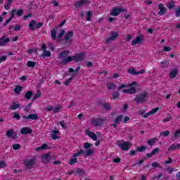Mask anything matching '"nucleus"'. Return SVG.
Here are the masks:
<instances>
[{"label": "nucleus", "instance_id": "1", "mask_svg": "<svg viewBox=\"0 0 180 180\" xmlns=\"http://www.w3.org/2000/svg\"><path fill=\"white\" fill-rule=\"evenodd\" d=\"M85 56H86V53L82 52L76 53L75 56H68L66 58L61 61V64L65 65L67 64V63H70L71 61H75L76 63L84 61Z\"/></svg>", "mask_w": 180, "mask_h": 180}, {"label": "nucleus", "instance_id": "2", "mask_svg": "<svg viewBox=\"0 0 180 180\" xmlns=\"http://www.w3.org/2000/svg\"><path fill=\"white\" fill-rule=\"evenodd\" d=\"M148 96V93L146 91L143 92L139 96H136L134 98V101H136V103H145L147 102L146 98Z\"/></svg>", "mask_w": 180, "mask_h": 180}, {"label": "nucleus", "instance_id": "3", "mask_svg": "<svg viewBox=\"0 0 180 180\" xmlns=\"http://www.w3.org/2000/svg\"><path fill=\"white\" fill-rule=\"evenodd\" d=\"M36 164V159H25L24 160V165L26 167L25 169H32Z\"/></svg>", "mask_w": 180, "mask_h": 180}, {"label": "nucleus", "instance_id": "4", "mask_svg": "<svg viewBox=\"0 0 180 180\" xmlns=\"http://www.w3.org/2000/svg\"><path fill=\"white\" fill-rule=\"evenodd\" d=\"M105 120L106 119L103 118H93L91 120V124L96 127H99V126H102L105 123Z\"/></svg>", "mask_w": 180, "mask_h": 180}, {"label": "nucleus", "instance_id": "5", "mask_svg": "<svg viewBox=\"0 0 180 180\" xmlns=\"http://www.w3.org/2000/svg\"><path fill=\"white\" fill-rule=\"evenodd\" d=\"M41 162L44 164H49L51 160H53V156L50 155V152L41 155Z\"/></svg>", "mask_w": 180, "mask_h": 180}, {"label": "nucleus", "instance_id": "6", "mask_svg": "<svg viewBox=\"0 0 180 180\" xmlns=\"http://www.w3.org/2000/svg\"><path fill=\"white\" fill-rule=\"evenodd\" d=\"M130 144L131 143L129 141L120 143L118 142V147L120 150H123V151H129L130 150Z\"/></svg>", "mask_w": 180, "mask_h": 180}, {"label": "nucleus", "instance_id": "7", "mask_svg": "<svg viewBox=\"0 0 180 180\" xmlns=\"http://www.w3.org/2000/svg\"><path fill=\"white\" fill-rule=\"evenodd\" d=\"M122 12H126V9L122 8H114L112 11H110V15L112 16H119Z\"/></svg>", "mask_w": 180, "mask_h": 180}, {"label": "nucleus", "instance_id": "8", "mask_svg": "<svg viewBox=\"0 0 180 180\" xmlns=\"http://www.w3.org/2000/svg\"><path fill=\"white\" fill-rule=\"evenodd\" d=\"M119 36V33L112 31L110 32V37L105 41V43L109 44L110 41H113V40H116L117 37Z\"/></svg>", "mask_w": 180, "mask_h": 180}, {"label": "nucleus", "instance_id": "9", "mask_svg": "<svg viewBox=\"0 0 180 180\" xmlns=\"http://www.w3.org/2000/svg\"><path fill=\"white\" fill-rule=\"evenodd\" d=\"M74 36V31H69L66 32L64 39H60L62 41H67V43H71V37Z\"/></svg>", "mask_w": 180, "mask_h": 180}, {"label": "nucleus", "instance_id": "10", "mask_svg": "<svg viewBox=\"0 0 180 180\" xmlns=\"http://www.w3.org/2000/svg\"><path fill=\"white\" fill-rule=\"evenodd\" d=\"M147 150V146H141L138 147L135 150H130V155H135L136 153H143Z\"/></svg>", "mask_w": 180, "mask_h": 180}, {"label": "nucleus", "instance_id": "11", "mask_svg": "<svg viewBox=\"0 0 180 180\" xmlns=\"http://www.w3.org/2000/svg\"><path fill=\"white\" fill-rule=\"evenodd\" d=\"M144 40V36L140 35L136 37V38L131 41V45L135 46V44H141Z\"/></svg>", "mask_w": 180, "mask_h": 180}, {"label": "nucleus", "instance_id": "12", "mask_svg": "<svg viewBox=\"0 0 180 180\" xmlns=\"http://www.w3.org/2000/svg\"><path fill=\"white\" fill-rule=\"evenodd\" d=\"M89 4V1L88 0H79L75 2L74 6L75 8H81V6H84V5Z\"/></svg>", "mask_w": 180, "mask_h": 180}, {"label": "nucleus", "instance_id": "13", "mask_svg": "<svg viewBox=\"0 0 180 180\" xmlns=\"http://www.w3.org/2000/svg\"><path fill=\"white\" fill-rule=\"evenodd\" d=\"M20 133L22 136H27V134H32L33 130L29 127H23L20 129Z\"/></svg>", "mask_w": 180, "mask_h": 180}, {"label": "nucleus", "instance_id": "14", "mask_svg": "<svg viewBox=\"0 0 180 180\" xmlns=\"http://www.w3.org/2000/svg\"><path fill=\"white\" fill-rule=\"evenodd\" d=\"M123 120V115H119L117 117H116L114 123L111 124V126H112V127H114V129H116V127H117V124H119V123H120V122H122Z\"/></svg>", "mask_w": 180, "mask_h": 180}, {"label": "nucleus", "instance_id": "15", "mask_svg": "<svg viewBox=\"0 0 180 180\" xmlns=\"http://www.w3.org/2000/svg\"><path fill=\"white\" fill-rule=\"evenodd\" d=\"M158 8L159 9H160V11L158 12V15L160 16H162V15H165V13H167V8L164 7V4H160L158 5Z\"/></svg>", "mask_w": 180, "mask_h": 180}, {"label": "nucleus", "instance_id": "16", "mask_svg": "<svg viewBox=\"0 0 180 180\" xmlns=\"http://www.w3.org/2000/svg\"><path fill=\"white\" fill-rule=\"evenodd\" d=\"M22 119H30L31 120H37V119H39V115L30 114L28 116H23Z\"/></svg>", "mask_w": 180, "mask_h": 180}, {"label": "nucleus", "instance_id": "17", "mask_svg": "<svg viewBox=\"0 0 180 180\" xmlns=\"http://www.w3.org/2000/svg\"><path fill=\"white\" fill-rule=\"evenodd\" d=\"M20 104L16 103V102H13L9 107L10 110H16V109L20 108Z\"/></svg>", "mask_w": 180, "mask_h": 180}, {"label": "nucleus", "instance_id": "18", "mask_svg": "<svg viewBox=\"0 0 180 180\" xmlns=\"http://www.w3.org/2000/svg\"><path fill=\"white\" fill-rule=\"evenodd\" d=\"M6 36H4L0 39V46H5L6 43H8V41H11V39L9 38H6Z\"/></svg>", "mask_w": 180, "mask_h": 180}, {"label": "nucleus", "instance_id": "19", "mask_svg": "<svg viewBox=\"0 0 180 180\" xmlns=\"http://www.w3.org/2000/svg\"><path fill=\"white\" fill-rule=\"evenodd\" d=\"M86 133L87 134V136H89V137H90L91 139H92V140L94 141H96L98 139V136H96V134L94 133V132H91L88 130L86 131Z\"/></svg>", "mask_w": 180, "mask_h": 180}, {"label": "nucleus", "instance_id": "20", "mask_svg": "<svg viewBox=\"0 0 180 180\" xmlns=\"http://www.w3.org/2000/svg\"><path fill=\"white\" fill-rule=\"evenodd\" d=\"M178 71H179V68H174L170 72V78L173 79L178 75Z\"/></svg>", "mask_w": 180, "mask_h": 180}, {"label": "nucleus", "instance_id": "21", "mask_svg": "<svg viewBox=\"0 0 180 180\" xmlns=\"http://www.w3.org/2000/svg\"><path fill=\"white\" fill-rule=\"evenodd\" d=\"M68 54H70V51L65 50L62 51L59 55V60H61L62 58H65L67 56H68Z\"/></svg>", "mask_w": 180, "mask_h": 180}, {"label": "nucleus", "instance_id": "22", "mask_svg": "<svg viewBox=\"0 0 180 180\" xmlns=\"http://www.w3.org/2000/svg\"><path fill=\"white\" fill-rule=\"evenodd\" d=\"M104 110H106L107 112H109V110H112V106H110V104L109 103H104L101 104Z\"/></svg>", "mask_w": 180, "mask_h": 180}, {"label": "nucleus", "instance_id": "23", "mask_svg": "<svg viewBox=\"0 0 180 180\" xmlns=\"http://www.w3.org/2000/svg\"><path fill=\"white\" fill-rule=\"evenodd\" d=\"M59 133H60V131H58V130L52 131L51 137H52L53 140H58V139H60V137H58V136H57V134H58Z\"/></svg>", "mask_w": 180, "mask_h": 180}, {"label": "nucleus", "instance_id": "24", "mask_svg": "<svg viewBox=\"0 0 180 180\" xmlns=\"http://www.w3.org/2000/svg\"><path fill=\"white\" fill-rule=\"evenodd\" d=\"M32 96H33V91H28L25 94L24 98H25V99H27V101H30V99H32Z\"/></svg>", "mask_w": 180, "mask_h": 180}, {"label": "nucleus", "instance_id": "25", "mask_svg": "<svg viewBox=\"0 0 180 180\" xmlns=\"http://www.w3.org/2000/svg\"><path fill=\"white\" fill-rule=\"evenodd\" d=\"M94 149H86L84 152L85 157H91V155H94Z\"/></svg>", "mask_w": 180, "mask_h": 180}, {"label": "nucleus", "instance_id": "26", "mask_svg": "<svg viewBox=\"0 0 180 180\" xmlns=\"http://www.w3.org/2000/svg\"><path fill=\"white\" fill-rule=\"evenodd\" d=\"M46 148H50L47 143H44L41 146L37 147L35 149V151H41V150H46Z\"/></svg>", "mask_w": 180, "mask_h": 180}, {"label": "nucleus", "instance_id": "27", "mask_svg": "<svg viewBox=\"0 0 180 180\" xmlns=\"http://www.w3.org/2000/svg\"><path fill=\"white\" fill-rule=\"evenodd\" d=\"M51 36L53 40H57V30L53 29L51 31Z\"/></svg>", "mask_w": 180, "mask_h": 180}, {"label": "nucleus", "instance_id": "28", "mask_svg": "<svg viewBox=\"0 0 180 180\" xmlns=\"http://www.w3.org/2000/svg\"><path fill=\"white\" fill-rule=\"evenodd\" d=\"M35 25H36V20H32L30 21L29 24V27H30L31 30H36V27H34Z\"/></svg>", "mask_w": 180, "mask_h": 180}, {"label": "nucleus", "instance_id": "29", "mask_svg": "<svg viewBox=\"0 0 180 180\" xmlns=\"http://www.w3.org/2000/svg\"><path fill=\"white\" fill-rule=\"evenodd\" d=\"M167 6L169 10L174 9L175 8V1H169Z\"/></svg>", "mask_w": 180, "mask_h": 180}, {"label": "nucleus", "instance_id": "30", "mask_svg": "<svg viewBox=\"0 0 180 180\" xmlns=\"http://www.w3.org/2000/svg\"><path fill=\"white\" fill-rule=\"evenodd\" d=\"M13 2V0H7V4L4 5V8L6 11H8V9L11 8V5H12V3Z\"/></svg>", "mask_w": 180, "mask_h": 180}, {"label": "nucleus", "instance_id": "31", "mask_svg": "<svg viewBox=\"0 0 180 180\" xmlns=\"http://www.w3.org/2000/svg\"><path fill=\"white\" fill-rule=\"evenodd\" d=\"M106 86L108 89H116V84L115 83H107Z\"/></svg>", "mask_w": 180, "mask_h": 180}, {"label": "nucleus", "instance_id": "32", "mask_svg": "<svg viewBox=\"0 0 180 180\" xmlns=\"http://www.w3.org/2000/svg\"><path fill=\"white\" fill-rule=\"evenodd\" d=\"M27 66L29 67V68H34V67H36V62L30 60L27 63Z\"/></svg>", "mask_w": 180, "mask_h": 180}, {"label": "nucleus", "instance_id": "33", "mask_svg": "<svg viewBox=\"0 0 180 180\" xmlns=\"http://www.w3.org/2000/svg\"><path fill=\"white\" fill-rule=\"evenodd\" d=\"M41 57H51V52L50 51H44V53L41 55Z\"/></svg>", "mask_w": 180, "mask_h": 180}, {"label": "nucleus", "instance_id": "34", "mask_svg": "<svg viewBox=\"0 0 180 180\" xmlns=\"http://www.w3.org/2000/svg\"><path fill=\"white\" fill-rule=\"evenodd\" d=\"M92 143H89L88 142H86L83 144V148H85L86 150H91V147H92Z\"/></svg>", "mask_w": 180, "mask_h": 180}, {"label": "nucleus", "instance_id": "35", "mask_svg": "<svg viewBox=\"0 0 180 180\" xmlns=\"http://www.w3.org/2000/svg\"><path fill=\"white\" fill-rule=\"evenodd\" d=\"M129 74H131L132 75H139V72L136 71L135 69L130 68L128 70Z\"/></svg>", "mask_w": 180, "mask_h": 180}, {"label": "nucleus", "instance_id": "36", "mask_svg": "<svg viewBox=\"0 0 180 180\" xmlns=\"http://www.w3.org/2000/svg\"><path fill=\"white\" fill-rule=\"evenodd\" d=\"M157 138L153 139H150L148 140V146H150L151 147H153V146H154V143H155V141H157Z\"/></svg>", "mask_w": 180, "mask_h": 180}, {"label": "nucleus", "instance_id": "37", "mask_svg": "<svg viewBox=\"0 0 180 180\" xmlns=\"http://www.w3.org/2000/svg\"><path fill=\"white\" fill-rule=\"evenodd\" d=\"M92 12H91V11H88L87 13H86V20L88 21V22H91V20H92Z\"/></svg>", "mask_w": 180, "mask_h": 180}, {"label": "nucleus", "instance_id": "38", "mask_svg": "<svg viewBox=\"0 0 180 180\" xmlns=\"http://www.w3.org/2000/svg\"><path fill=\"white\" fill-rule=\"evenodd\" d=\"M77 162H78V158H75L70 159L68 164H70V165H74V164H77Z\"/></svg>", "mask_w": 180, "mask_h": 180}, {"label": "nucleus", "instance_id": "39", "mask_svg": "<svg viewBox=\"0 0 180 180\" xmlns=\"http://www.w3.org/2000/svg\"><path fill=\"white\" fill-rule=\"evenodd\" d=\"M129 94H130V95L137 94V89L132 86L130 89H129Z\"/></svg>", "mask_w": 180, "mask_h": 180}, {"label": "nucleus", "instance_id": "40", "mask_svg": "<svg viewBox=\"0 0 180 180\" xmlns=\"http://www.w3.org/2000/svg\"><path fill=\"white\" fill-rule=\"evenodd\" d=\"M22 91V86H16L15 89H14V92L15 94H20V91Z\"/></svg>", "mask_w": 180, "mask_h": 180}, {"label": "nucleus", "instance_id": "41", "mask_svg": "<svg viewBox=\"0 0 180 180\" xmlns=\"http://www.w3.org/2000/svg\"><path fill=\"white\" fill-rule=\"evenodd\" d=\"M41 96V92L40 91H38L37 93L34 96V98H32V102H34L35 99H37L38 98H40Z\"/></svg>", "mask_w": 180, "mask_h": 180}, {"label": "nucleus", "instance_id": "42", "mask_svg": "<svg viewBox=\"0 0 180 180\" xmlns=\"http://www.w3.org/2000/svg\"><path fill=\"white\" fill-rule=\"evenodd\" d=\"M82 154H85V151H84L83 150H80L78 153H75L73 155V157H79V155H82Z\"/></svg>", "mask_w": 180, "mask_h": 180}, {"label": "nucleus", "instance_id": "43", "mask_svg": "<svg viewBox=\"0 0 180 180\" xmlns=\"http://www.w3.org/2000/svg\"><path fill=\"white\" fill-rule=\"evenodd\" d=\"M151 165L153 167H158V168H160V169H162V166L160 165V164H158V162H153L151 164Z\"/></svg>", "mask_w": 180, "mask_h": 180}, {"label": "nucleus", "instance_id": "44", "mask_svg": "<svg viewBox=\"0 0 180 180\" xmlns=\"http://www.w3.org/2000/svg\"><path fill=\"white\" fill-rule=\"evenodd\" d=\"M119 96H120V93H119V91H114L112 93L113 99H117V98H119Z\"/></svg>", "mask_w": 180, "mask_h": 180}, {"label": "nucleus", "instance_id": "45", "mask_svg": "<svg viewBox=\"0 0 180 180\" xmlns=\"http://www.w3.org/2000/svg\"><path fill=\"white\" fill-rule=\"evenodd\" d=\"M64 34H65V31H64V30H61V32L58 34L56 40H58V39H61L63 36H64Z\"/></svg>", "mask_w": 180, "mask_h": 180}, {"label": "nucleus", "instance_id": "46", "mask_svg": "<svg viewBox=\"0 0 180 180\" xmlns=\"http://www.w3.org/2000/svg\"><path fill=\"white\" fill-rule=\"evenodd\" d=\"M13 129H8L6 134V136H7V137H12V135L13 134Z\"/></svg>", "mask_w": 180, "mask_h": 180}, {"label": "nucleus", "instance_id": "47", "mask_svg": "<svg viewBox=\"0 0 180 180\" xmlns=\"http://www.w3.org/2000/svg\"><path fill=\"white\" fill-rule=\"evenodd\" d=\"M32 105H33V103H29L28 105H27L25 108H24V110L25 112H30V108L32 106Z\"/></svg>", "mask_w": 180, "mask_h": 180}, {"label": "nucleus", "instance_id": "48", "mask_svg": "<svg viewBox=\"0 0 180 180\" xmlns=\"http://www.w3.org/2000/svg\"><path fill=\"white\" fill-rule=\"evenodd\" d=\"M16 16L18 18H20L23 15V9H20L18 11L15 12Z\"/></svg>", "mask_w": 180, "mask_h": 180}, {"label": "nucleus", "instance_id": "49", "mask_svg": "<svg viewBox=\"0 0 180 180\" xmlns=\"http://www.w3.org/2000/svg\"><path fill=\"white\" fill-rule=\"evenodd\" d=\"M76 171H77V174H79V175H85V171H84L83 169H82L80 168L76 169Z\"/></svg>", "mask_w": 180, "mask_h": 180}, {"label": "nucleus", "instance_id": "50", "mask_svg": "<svg viewBox=\"0 0 180 180\" xmlns=\"http://www.w3.org/2000/svg\"><path fill=\"white\" fill-rule=\"evenodd\" d=\"M151 153H152L153 155H155L158 154V153H160V148H156L153 149Z\"/></svg>", "mask_w": 180, "mask_h": 180}, {"label": "nucleus", "instance_id": "51", "mask_svg": "<svg viewBox=\"0 0 180 180\" xmlns=\"http://www.w3.org/2000/svg\"><path fill=\"white\" fill-rule=\"evenodd\" d=\"M72 79H74V77H72L68 79L64 82V85H65V86L70 85V82H71V81H72Z\"/></svg>", "mask_w": 180, "mask_h": 180}, {"label": "nucleus", "instance_id": "52", "mask_svg": "<svg viewBox=\"0 0 180 180\" xmlns=\"http://www.w3.org/2000/svg\"><path fill=\"white\" fill-rule=\"evenodd\" d=\"M160 136H162L163 137H167V136H169V131H165L160 133Z\"/></svg>", "mask_w": 180, "mask_h": 180}, {"label": "nucleus", "instance_id": "53", "mask_svg": "<svg viewBox=\"0 0 180 180\" xmlns=\"http://www.w3.org/2000/svg\"><path fill=\"white\" fill-rule=\"evenodd\" d=\"M14 119H16L17 120H20V115L19 113L15 112L13 115Z\"/></svg>", "mask_w": 180, "mask_h": 180}, {"label": "nucleus", "instance_id": "54", "mask_svg": "<svg viewBox=\"0 0 180 180\" xmlns=\"http://www.w3.org/2000/svg\"><path fill=\"white\" fill-rule=\"evenodd\" d=\"M175 15H176V18H179V16H180V6H178L177 8L176 9Z\"/></svg>", "mask_w": 180, "mask_h": 180}, {"label": "nucleus", "instance_id": "55", "mask_svg": "<svg viewBox=\"0 0 180 180\" xmlns=\"http://www.w3.org/2000/svg\"><path fill=\"white\" fill-rule=\"evenodd\" d=\"M153 155H153L152 152L150 153H147L146 155V156L143 157V160H147V158H151V157H153Z\"/></svg>", "mask_w": 180, "mask_h": 180}, {"label": "nucleus", "instance_id": "56", "mask_svg": "<svg viewBox=\"0 0 180 180\" xmlns=\"http://www.w3.org/2000/svg\"><path fill=\"white\" fill-rule=\"evenodd\" d=\"M44 23L42 22H38L36 25H35V29H40V27H43Z\"/></svg>", "mask_w": 180, "mask_h": 180}, {"label": "nucleus", "instance_id": "57", "mask_svg": "<svg viewBox=\"0 0 180 180\" xmlns=\"http://www.w3.org/2000/svg\"><path fill=\"white\" fill-rule=\"evenodd\" d=\"M15 13H16V9H13L10 18L12 20L15 18Z\"/></svg>", "mask_w": 180, "mask_h": 180}, {"label": "nucleus", "instance_id": "58", "mask_svg": "<svg viewBox=\"0 0 180 180\" xmlns=\"http://www.w3.org/2000/svg\"><path fill=\"white\" fill-rule=\"evenodd\" d=\"M6 167V162L1 161L0 162V168H5Z\"/></svg>", "mask_w": 180, "mask_h": 180}, {"label": "nucleus", "instance_id": "59", "mask_svg": "<svg viewBox=\"0 0 180 180\" xmlns=\"http://www.w3.org/2000/svg\"><path fill=\"white\" fill-rule=\"evenodd\" d=\"M13 148L14 149V150H20V145H19V144H14L13 146Z\"/></svg>", "mask_w": 180, "mask_h": 180}, {"label": "nucleus", "instance_id": "60", "mask_svg": "<svg viewBox=\"0 0 180 180\" xmlns=\"http://www.w3.org/2000/svg\"><path fill=\"white\" fill-rule=\"evenodd\" d=\"M60 109H61V106H57L53 109V112L55 113H58V112H60Z\"/></svg>", "mask_w": 180, "mask_h": 180}, {"label": "nucleus", "instance_id": "61", "mask_svg": "<svg viewBox=\"0 0 180 180\" xmlns=\"http://www.w3.org/2000/svg\"><path fill=\"white\" fill-rule=\"evenodd\" d=\"M85 64L86 67H94V64H92V62L91 61H86Z\"/></svg>", "mask_w": 180, "mask_h": 180}, {"label": "nucleus", "instance_id": "62", "mask_svg": "<svg viewBox=\"0 0 180 180\" xmlns=\"http://www.w3.org/2000/svg\"><path fill=\"white\" fill-rule=\"evenodd\" d=\"M129 109V105L127 103L124 104L122 112H126Z\"/></svg>", "mask_w": 180, "mask_h": 180}, {"label": "nucleus", "instance_id": "63", "mask_svg": "<svg viewBox=\"0 0 180 180\" xmlns=\"http://www.w3.org/2000/svg\"><path fill=\"white\" fill-rule=\"evenodd\" d=\"M163 50L164 51H172V49L169 46H165Z\"/></svg>", "mask_w": 180, "mask_h": 180}, {"label": "nucleus", "instance_id": "64", "mask_svg": "<svg viewBox=\"0 0 180 180\" xmlns=\"http://www.w3.org/2000/svg\"><path fill=\"white\" fill-rule=\"evenodd\" d=\"M14 30H15V32H18V31L20 30V25H15V26L14 27Z\"/></svg>", "mask_w": 180, "mask_h": 180}]
</instances>
